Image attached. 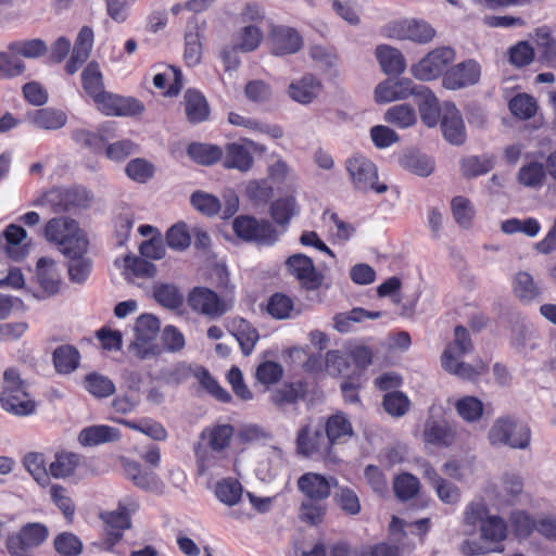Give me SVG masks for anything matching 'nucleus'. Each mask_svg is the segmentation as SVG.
Returning a JSON list of instances; mask_svg holds the SVG:
<instances>
[{
    "label": "nucleus",
    "mask_w": 556,
    "mask_h": 556,
    "mask_svg": "<svg viewBox=\"0 0 556 556\" xmlns=\"http://www.w3.org/2000/svg\"><path fill=\"white\" fill-rule=\"evenodd\" d=\"M471 351L472 343L468 330L463 326H456L454 341L445 348L441 357L443 369L463 380H476L486 371L488 365L483 362L476 365L462 362V358Z\"/></svg>",
    "instance_id": "1"
},
{
    "label": "nucleus",
    "mask_w": 556,
    "mask_h": 556,
    "mask_svg": "<svg viewBox=\"0 0 556 556\" xmlns=\"http://www.w3.org/2000/svg\"><path fill=\"white\" fill-rule=\"evenodd\" d=\"M46 239L58 245L63 255L87 253L89 241L76 220L68 217L51 218L45 226Z\"/></svg>",
    "instance_id": "2"
},
{
    "label": "nucleus",
    "mask_w": 556,
    "mask_h": 556,
    "mask_svg": "<svg viewBox=\"0 0 556 556\" xmlns=\"http://www.w3.org/2000/svg\"><path fill=\"white\" fill-rule=\"evenodd\" d=\"M0 405L5 412L16 416H27L35 412L36 404L26 391L25 382L13 368L3 374Z\"/></svg>",
    "instance_id": "3"
},
{
    "label": "nucleus",
    "mask_w": 556,
    "mask_h": 556,
    "mask_svg": "<svg viewBox=\"0 0 556 556\" xmlns=\"http://www.w3.org/2000/svg\"><path fill=\"white\" fill-rule=\"evenodd\" d=\"M530 440V428L510 416L497 417L488 432V441L494 447L526 450Z\"/></svg>",
    "instance_id": "4"
},
{
    "label": "nucleus",
    "mask_w": 556,
    "mask_h": 556,
    "mask_svg": "<svg viewBox=\"0 0 556 556\" xmlns=\"http://www.w3.org/2000/svg\"><path fill=\"white\" fill-rule=\"evenodd\" d=\"M346 170L353 187L363 192L374 190L376 193H384L388 190L386 184H379L377 166L366 156L355 154L346 160Z\"/></svg>",
    "instance_id": "5"
},
{
    "label": "nucleus",
    "mask_w": 556,
    "mask_h": 556,
    "mask_svg": "<svg viewBox=\"0 0 556 556\" xmlns=\"http://www.w3.org/2000/svg\"><path fill=\"white\" fill-rule=\"evenodd\" d=\"M384 35L397 40H410L426 45L435 37V29L424 20L404 18L393 21L383 28Z\"/></svg>",
    "instance_id": "6"
},
{
    "label": "nucleus",
    "mask_w": 556,
    "mask_h": 556,
    "mask_svg": "<svg viewBox=\"0 0 556 556\" xmlns=\"http://www.w3.org/2000/svg\"><path fill=\"white\" fill-rule=\"evenodd\" d=\"M456 58L455 50L451 47H438L427 53L410 68L413 76L419 80L428 81L438 78L445 73L447 66Z\"/></svg>",
    "instance_id": "7"
},
{
    "label": "nucleus",
    "mask_w": 556,
    "mask_h": 556,
    "mask_svg": "<svg viewBox=\"0 0 556 556\" xmlns=\"http://www.w3.org/2000/svg\"><path fill=\"white\" fill-rule=\"evenodd\" d=\"M189 307L210 319H218L230 306L216 292L205 287H194L187 296Z\"/></svg>",
    "instance_id": "8"
},
{
    "label": "nucleus",
    "mask_w": 556,
    "mask_h": 556,
    "mask_svg": "<svg viewBox=\"0 0 556 556\" xmlns=\"http://www.w3.org/2000/svg\"><path fill=\"white\" fill-rule=\"evenodd\" d=\"M232 228L235 233L245 240L271 245L277 240V232L268 220H258L250 216H238Z\"/></svg>",
    "instance_id": "9"
},
{
    "label": "nucleus",
    "mask_w": 556,
    "mask_h": 556,
    "mask_svg": "<svg viewBox=\"0 0 556 556\" xmlns=\"http://www.w3.org/2000/svg\"><path fill=\"white\" fill-rule=\"evenodd\" d=\"M49 535L47 527L39 522L27 523L18 533L10 535L7 547L12 556H26L25 551L42 544Z\"/></svg>",
    "instance_id": "10"
},
{
    "label": "nucleus",
    "mask_w": 556,
    "mask_h": 556,
    "mask_svg": "<svg viewBox=\"0 0 556 556\" xmlns=\"http://www.w3.org/2000/svg\"><path fill=\"white\" fill-rule=\"evenodd\" d=\"M286 268L307 290H316L323 283V275L316 269L313 260L305 254L295 253L289 256Z\"/></svg>",
    "instance_id": "11"
},
{
    "label": "nucleus",
    "mask_w": 556,
    "mask_h": 556,
    "mask_svg": "<svg viewBox=\"0 0 556 556\" xmlns=\"http://www.w3.org/2000/svg\"><path fill=\"white\" fill-rule=\"evenodd\" d=\"M93 103L108 116H135L143 112L144 105L131 97H121L104 91Z\"/></svg>",
    "instance_id": "12"
},
{
    "label": "nucleus",
    "mask_w": 556,
    "mask_h": 556,
    "mask_svg": "<svg viewBox=\"0 0 556 556\" xmlns=\"http://www.w3.org/2000/svg\"><path fill=\"white\" fill-rule=\"evenodd\" d=\"M481 75V67L475 60H466L445 71L442 85L448 90H458L476 85Z\"/></svg>",
    "instance_id": "13"
},
{
    "label": "nucleus",
    "mask_w": 556,
    "mask_h": 556,
    "mask_svg": "<svg viewBox=\"0 0 556 556\" xmlns=\"http://www.w3.org/2000/svg\"><path fill=\"white\" fill-rule=\"evenodd\" d=\"M298 452L304 456H326L330 452L329 440L324 434V427L303 426L296 438Z\"/></svg>",
    "instance_id": "14"
},
{
    "label": "nucleus",
    "mask_w": 556,
    "mask_h": 556,
    "mask_svg": "<svg viewBox=\"0 0 556 556\" xmlns=\"http://www.w3.org/2000/svg\"><path fill=\"white\" fill-rule=\"evenodd\" d=\"M88 193L84 188L52 189L48 191L40 203L49 204L54 213L70 211L72 207L84 206Z\"/></svg>",
    "instance_id": "15"
},
{
    "label": "nucleus",
    "mask_w": 556,
    "mask_h": 556,
    "mask_svg": "<svg viewBox=\"0 0 556 556\" xmlns=\"http://www.w3.org/2000/svg\"><path fill=\"white\" fill-rule=\"evenodd\" d=\"M296 485L307 500L326 501L331 495V488L337 486V479L316 472H306L299 477Z\"/></svg>",
    "instance_id": "16"
},
{
    "label": "nucleus",
    "mask_w": 556,
    "mask_h": 556,
    "mask_svg": "<svg viewBox=\"0 0 556 556\" xmlns=\"http://www.w3.org/2000/svg\"><path fill=\"white\" fill-rule=\"evenodd\" d=\"M138 504L130 500L129 502H121L116 510L101 514V518L106 526V533L117 542L125 529L130 527V514L136 511Z\"/></svg>",
    "instance_id": "17"
},
{
    "label": "nucleus",
    "mask_w": 556,
    "mask_h": 556,
    "mask_svg": "<svg viewBox=\"0 0 556 556\" xmlns=\"http://www.w3.org/2000/svg\"><path fill=\"white\" fill-rule=\"evenodd\" d=\"M441 129L444 138L452 144L459 146L466 140L465 125L455 104L444 103Z\"/></svg>",
    "instance_id": "18"
},
{
    "label": "nucleus",
    "mask_w": 556,
    "mask_h": 556,
    "mask_svg": "<svg viewBox=\"0 0 556 556\" xmlns=\"http://www.w3.org/2000/svg\"><path fill=\"white\" fill-rule=\"evenodd\" d=\"M94 34L91 27L83 26L75 40L71 58L65 64L67 74H75L88 60L93 47Z\"/></svg>",
    "instance_id": "19"
},
{
    "label": "nucleus",
    "mask_w": 556,
    "mask_h": 556,
    "mask_svg": "<svg viewBox=\"0 0 556 556\" xmlns=\"http://www.w3.org/2000/svg\"><path fill=\"white\" fill-rule=\"evenodd\" d=\"M198 473L201 476H217L228 465V454L199 445L194 448Z\"/></svg>",
    "instance_id": "20"
},
{
    "label": "nucleus",
    "mask_w": 556,
    "mask_h": 556,
    "mask_svg": "<svg viewBox=\"0 0 556 556\" xmlns=\"http://www.w3.org/2000/svg\"><path fill=\"white\" fill-rule=\"evenodd\" d=\"M418 86L409 79L381 81L375 89V99L378 103H389L395 100L415 96Z\"/></svg>",
    "instance_id": "21"
},
{
    "label": "nucleus",
    "mask_w": 556,
    "mask_h": 556,
    "mask_svg": "<svg viewBox=\"0 0 556 556\" xmlns=\"http://www.w3.org/2000/svg\"><path fill=\"white\" fill-rule=\"evenodd\" d=\"M323 84L320 79L312 74H306L299 79H294L288 87V96L298 103L309 104L321 92Z\"/></svg>",
    "instance_id": "22"
},
{
    "label": "nucleus",
    "mask_w": 556,
    "mask_h": 556,
    "mask_svg": "<svg viewBox=\"0 0 556 556\" xmlns=\"http://www.w3.org/2000/svg\"><path fill=\"white\" fill-rule=\"evenodd\" d=\"M235 434V428L229 424H215L205 427L200 433V439L204 446L210 447L217 453L228 454L230 443Z\"/></svg>",
    "instance_id": "23"
},
{
    "label": "nucleus",
    "mask_w": 556,
    "mask_h": 556,
    "mask_svg": "<svg viewBox=\"0 0 556 556\" xmlns=\"http://www.w3.org/2000/svg\"><path fill=\"white\" fill-rule=\"evenodd\" d=\"M223 165L226 168L248 172L253 166V156L244 139L241 142L227 143L223 150Z\"/></svg>",
    "instance_id": "24"
},
{
    "label": "nucleus",
    "mask_w": 556,
    "mask_h": 556,
    "mask_svg": "<svg viewBox=\"0 0 556 556\" xmlns=\"http://www.w3.org/2000/svg\"><path fill=\"white\" fill-rule=\"evenodd\" d=\"M414 97L419 106L422 123L428 127H434L439 122L441 111L443 112L438 98L428 87L422 85L418 86Z\"/></svg>",
    "instance_id": "25"
},
{
    "label": "nucleus",
    "mask_w": 556,
    "mask_h": 556,
    "mask_svg": "<svg viewBox=\"0 0 556 556\" xmlns=\"http://www.w3.org/2000/svg\"><path fill=\"white\" fill-rule=\"evenodd\" d=\"M2 237L5 240V252L10 258L21 261L28 254L27 232L22 226L10 224L3 230Z\"/></svg>",
    "instance_id": "26"
},
{
    "label": "nucleus",
    "mask_w": 556,
    "mask_h": 556,
    "mask_svg": "<svg viewBox=\"0 0 556 556\" xmlns=\"http://www.w3.org/2000/svg\"><path fill=\"white\" fill-rule=\"evenodd\" d=\"M480 535L482 541L492 547V553L502 552V543L507 536L505 521L498 516L488 517L480 527Z\"/></svg>",
    "instance_id": "27"
},
{
    "label": "nucleus",
    "mask_w": 556,
    "mask_h": 556,
    "mask_svg": "<svg viewBox=\"0 0 556 556\" xmlns=\"http://www.w3.org/2000/svg\"><path fill=\"white\" fill-rule=\"evenodd\" d=\"M273 53L276 55L292 54L300 50L302 38L289 27H277L271 33Z\"/></svg>",
    "instance_id": "28"
},
{
    "label": "nucleus",
    "mask_w": 556,
    "mask_h": 556,
    "mask_svg": "<svg viewBox=\"0 0 556 556\" xmlns=\"http://www.w3.org/2000/svg\"><path fill=\"white\" fill-rule=\"evenodd\" d=\"M422 435L427 443L448 446L454 442L455 431L445 420L429 418L425 424Z\"/></svg>",
    "instance_id": "29"
},
{
    "label": "nucleus",
    "mask_w": 556,
    "mask_h": 556,
    "mask_svg": "<svg viewBox=\"0 0 556 556\" xmlns=\"http://www.w3.org/2000/svg\"><path fill=\"white\" fill-rule=\"evenodd\" d=\"M37 280L47 294L53 295L59 291L61 278L52 258L41 257L38 260Z\"/></svg>",
    "instance_id": "30"
},
{
    "label": "nucleus",
    "mask_w": 556,
    "mask_h": 556,
    "mask_svg": "<svg viewBox=\"0 0 556 556\" xmlns=\"http://www.w3.org/2000/svg\"><path fill=\"white\" fill-rule=\"evenodd\" d=\"M376 58L388 75H400L406 68V62L402 52L393 47L380 45L376 48Z\"/></svg>",
    "instance_id": "31"
},
{
    "label": "nucleus",
    "mask_w": 556,
    "mask_h": 556,
    "mask_svg": "<svg viewBox=\"0 0 556 556\" xmlns=\"http://www.w3.org/2000/svg\"><path fill=\"white\" fill-rule=\"evenodd\" d=\"M118 429L106 426L96 425L84 428L78 435V441L84 446H94L108 442H113L119 439Z\"/></svg>",
    "instance_id": "32"
},
{
    "label": "nucleus",
    "mask_w": 556,
    "mask_h": 556,
    "mask_svg": "<svg viewBox=\"0 0 556 556\" xmlns=\"http://www.w3.org/2000/svg\"><path fill=\"white\" fill-rule=\"evenodd\" d=\"M29 119L37 128L56 130L65 126L67 116L63 111L52 108H43L30 113Z\"/></svg>",
    "instance_id": "33"
},
{
    "label": "nucleus",
    "mask_w": 556,
    "mask_h": 556,
    "mask_svg": "<svg viewBox=\"0 0 556 556\" xmlns=\"http://www.w3.org/2000/svg\"><path fill=\"white\" fill-rule=\"evenodd\" d=\"M325 431L330 447L333 444L344 443L353 435L352 425L343 414L329 417L325 425Z\"/></svg>",
    "instance_id": "34"
},
{
    "label": "nucleus",
    "mask_w": 556,
    "mask_h": 556,
    "mask_svg": "<svg viewBox=\"0 0 556 556\" xmlns=\"http://www.w3.org/2000/svg\"><path fill=\"white\" fill-rule=\"evenodd\" d=\"M185 111L190 123H201L210 114L205 97L201 92L191 89L185 94Z\"/></svg>",
    "instance_id": "35"
},
{
    "label": "nucleus",
    "mask_w": 556,
    "mask_h": 556,
    "mask_svg": "<svg viewBox=\"0 0 556 556\" xmlns=\"http://www.w3.org/2000/svg\"><path fill=\"white\" fill-rule=\"evenodd\" d=\"M380 316V312H370L362 307H355L350 312L337 314L333 317V327L341 333H348L353 330V324L365 319H376Z\"/></svg>",
    "instance_id": "36"
},
{
    "label": "nucleus",
    "mask_w": 556,
    "mask_h": 556,
    "mask_svg": "<svg viewBox=\"0 0 556 556\" xmlns=\"http://www.w3.org/2000/svg\"><path fill=\"white\" fill-rule=\"evenodd\" d=\"M80 354L73 345H61L53 352V364L59 374L67 375L79 366Z\"/></svg>",
    "instance_id": "37"
},
{
    "label": "nucleus",
    "mask_w": 556,
    "mask_h": 556,
    "mask_svg": "<svg viewBox=\"0 0 556 556\" xmlns=\"http://www.w3.org/2000/svg\"><path fill=\"white\" fill-rule=\"evenodd\" d=\"M153 298L160 305L168 309H177L184 303V295L174 283H154Z\"/></svg>",
    "instance_id": "38"
},
{
    "label": "nucleus",
    "mask_w": 556,
    "mask_h": 556,
    "mask_svg": "<svg viewBox=\"0 0 556 556\" xmlns=\"http://www.w3.org/2000/svg\"><path fill=\"white\" fill-rule=\"evenodd\" d=\"M84 91L94 101L104 90L103 75L97 62H90L81 72Z\"/></svg>",
    "instance_id": "39"
},
{
    "label": "nucleus",
    "mask_w": 556,
    "mask_h": 556,
    "mask_svg": "<svg viewBox=\"0 0 556 556\" xmlns=\"http://www.w3.org/2000/svg\"><path fill=\"white\" fill-rule=\"evenodd\" d=\"M266 308L268 314L276 319L294 318L299 315V312L294 308L293 300L279 292L268 299Z\"/></svg>",
    "instance_id": "40"
},
{
    "label": "nucleus",
    "mask_w": 556,
    "mask_h": 556,
    "mask_svg": "<svg viewBox=\"0 0 556 556\" xmlns=\"http://www.w3.org/2000/svg\"><path fill=\"white\" fill-rule=\"evenodd\" d=\"M188 155L201 165H212L223 157V149L215 144L193 142L187 149Z\"/></svg>",
    "instance_id": "41"
},
{
    "label": "nucleus",
    "mask_w": 556,
    "mask_h": 556,
    "mask_svg": "<svg viewBox=\"0 0 556 556\" xmlns=\"http://www.w3.org/2000/svg\"><path fill=\"white\" fill-rule=\"evenodd\" d=\"M494 167V157L490 155H470L460 163L463 176L467 178L488 174Z\"/></svg>",
    "instance_id": "42"
},
{
    "label": "nucleus",
    "mask_w": 556,
    "mask_h": 556,
    "mask_svg": "<svg viewBox=\"0 0 556 556\" xmlns=\"http://www.w3.org/2000/svg\"><path fill=\"white\" fill-rule=\"evenodd\" d=\"M84 387L97 399L109 397L116 391L114 382L109 377L98 372L88 374L85 377Z\"/></svg>",
    "instance_id": "43"
},
{
    "label": "nucleus",
    "mask_w": 556,
    "mask_h": 556,
    "mask_svg": "<svg viewBox=\"0 0 556 556\" xmlns=\"http://www.w3.org/2000/svg\"><path fill=\"white\" fill-rule=\"evenodd\" d=\"M451 211L456 224L465 229L471 227L476 215L471 201L463 195H456L451 201Z\"/></svg>",
    "instance_id": "44"
},
{
    "label": "nucleus",
    "mask_w": 556,
    "mask_h": 556,
    "mask_svg": "<svg viewBox=\"0 0 556 556\" xmlns=\"http://www.w3.org/2000/svg\"><path fill=\"white\" fill-rule=\"evenodd\" d=\"M8 49L11 53L27 59H38L48 52L47 43L39 38L13 41Z\"/></svg>",
    "instance_id": "45"
},
{
    "label": "nucleus",
    "mask_w": 556,
    "mask_h": 556,
    "mask_svg": "<svg viewBox=\"0 0 556 556\" xmlns=\"http://www.w3.org/2000/svg\"><path fill=\"white\" fill-rule=\"evenodd\" d=\"M333 494V501L337 506L349 516H355L361 513L362 506L356 492L349 486H340L337 484Z\"/></svg>",
    "instance_id": "46"
},
{
    "label": "nucleus",
    "mask_w": 556,
    "mask_h": 556,
    "mask_svg": "<svg viewBox=\"0 0 556 556\" xmlns=\"http://www.w3.org/2000/svg\"><path fill=\"white\" fill-rule=\"evenodd\" d=\"M324 502L305 498L299 508V519L309 526L321 523L327 511V505Z\"/></svg>",
    "instance_id": "47"
},
{
    "label": "nucleus",
    "mask_w": 556,
    "mask_h": 556,
    "mask_svg": "<svg viewBox=\"0 0 556 556\" xmlns=\"http://www.w3.org/2000/svg\"><path fill=\"white\" fill-rule=\"evenodd\" d=\"M65 256L68 258L67 269L70 279L75 283L85 282L92 268V263L86 256V253H72V255Z\"/></svg>",
    "instance_id": "48"
},
{
    "label": "nucleus",
    "mask_w": 556,
    "mask_h": 556,
    "mask_svg": "<svg viewBox=\"0 0 556 556\" xmlns=\"http://www.w3.org/2000/svg\"><path fill=\"white\" fill-rule=\"evenodd\" d=\"M78 455L75 453H58L49 465V477L61 479L74 473L78 465Z\"/></svg>",
    "instance_id": "49"
},
{
    "label": "nucleus",
    "mask_w": 556,
    "mask_h": 556,
    "mask_svg": "<svg viewBox=\"0 0 556 556\" xmlns=\"http://www.w3.org/2000/svg\"><path fill=\"white\" fill-rule=\"evenodd\" d=\"M514 291L525 302H531L540 296L541 289L533 277L527 271H519L515 276Z\"/></svg>",
    "instance_id": "50"
},
{
    "label": "nucleus",
    "mask_w": 556,
    "mask_h": 556,
    "mask_svg": "<svg viewBox=\"0 0 556 556\" xmlns=\"http://www.w3.org/2000/svg\"><path fill=\"white\" fill-rule=\"evenodd\" d=\"M237 48L242 52H251L258 48L263 40V31L256 25L242 27L233 37Z\"/></svg>",
    "instance_id": "51"
},
{
    "label": "nucleus",
    "mask_w": 556,
    "mask_h": 556,
    "mask_svg": "<svg viewBox=\"0 0 556 556\" xmlns=\"http://www.w3.org/2000/svg\"><path fill=\"white\" fill-rule=\"evenodd\" d=\"M215 495L223 504L233 506L241 498L242 486L236 479H223L215 485Z\"/></svg>",
    "instance_id": "52"
},
{
    "label": "nucleus",
    "mask_w": 556,
    "mask_h": 556,
    "mask_svg": "<svg viewBox=\"0 0 556 556\" xmlns=\"http://www.w3.org/2000/svg\"><path fill=\"white\" fill-rule=\"evenodd\" d=\"M298 213L299 206L293 197L280 198L270 206L271 217L279 225H288Z\"/></svg>",
    "instance_id": "53"
},
{
    "label": "nucleus",
    "mask_w": 556,
    "mask_h": 556,
    "mask_svg": "<svg viewBox=\"0 0 556 556\" xmlns=\"http://www.w3.org/2000/svg\"><path fill=\"white\" fill-rule=\"evenodd\" d=\"M304 395V389L301 383H287L274 390L270 394V401L279 408L298 402Z\"/></svg>",
    "instance_id": "54"
},
{
    "label": "nucleus",
    "mask_w": 556,
    "mask_h": 556,
    "mask_svg": "<svg viewBox=\"0 0 556 556\" xmlns=\"http://www.w3.org/2000/svg\"><path fill=\"white\" fill-rule=\"evenodd\" d=\"M24 466L40 485H47L49 483V469H47L43 454L37 452L26 454L24 457Z\"/></svg>",
    "instance_id": "55"
},
{
    "label": "nucleus",
    "mask_w": 556,
    "mask_h": 556,
    "mask_svg": "<svg viewBox=\"0 0 556 556\" xmlns=\"http://www.w3.org/2000/svg\"><path fill=\"white\" fill-rule=\"evenodd\" d=\"M125 173L132 181L144 184L154 176L155 167L148 160L136 157L128 162Z\"/></svg>",
    "instance_id": "56"
},
{
    "label": "nucleus",
    "mask_w": 556,
    "mask_h": 556,
    "mask_svg": "<svg viewBox=\"0 0 556 556\" xmlns=\"http://www.w3.org/2000/svg\"><path fill=\"white\" fill-rule=\"evenodd\" d=\"M384 119L400 128H407L415 124L416 113L408 104H397L386 112Z\"/></svg>",
    "instance_id": "57"
},
{
    "label": "nucleus",
    "mask_w": 556,
    "mask_h": 556,
    "mask_svg": "<svg viewBox=\"0 0 556 556\" xmlns=\"http://www.w3.org/2000/svg\"><path fill=\"white\" fill-rule=\"evenodd\" d=\"M125 472L137 486L141 489H152L157 484V477L154 472L142 469L135 462H128L125 465Z\"/></svg>",
    "instance_id": "58"
},
{
    "label": "nucleus",
    "mask_w": 556,
    "mask_h": 556,
    "mask_svg": "<svg viewBox=\"0 0 556 556\" xmlns=\"http://www.w3.org/2000/svg\"><path fill=\"white\" fill-rule=\"evenodd\" d=\"M510 112L520 119L531 118L538 109L536 101L527 93H518L509 101Z\"/></svg>",
    "instance_id": "59"
},
{
    "label": "nucleus",
    "mask_w": 556,
    "mask_h": 556,
    "mask_svg": "<svg viewBox=\"0 0 556 556\" xmlns=\"http://www.w3.org/2000/svg\"><path fill=\"white\" fill-rule=\"evenodd\" d=\"M456 409L464 420L473 422L481 418L483 414V404L475 396H465L457 401Z\"/></svg>",
    "instance_id": "60"
},
{
    "label": "nucleus",
    "mask_w": 556,
    "mask_h": 556,
    "mask_svg": "<svg viewBox=\"0 0 556 556\" xmlns=\"http://www.w3.org/2000/svg\"><path fill=\"white\" fill-rule=\"evenodd\" d=\"M545 177V169L541 163L530 162L518 172V181L526 187H539Z\"/></svg>",
    "instance_id": "61"
},
{
    "label": "nucleus",
    "mask_w": 556,
    "mask_h": 556,
    "mask_svg": "<svg viewBox=\"0 0 556 556\" xmlns=\"http://www.w3.org/2000/svg\"><path fill=\"white\" fill-rule=\"evenodd\" d=\"M410 406L408 397L399 391L389 392L383 397L384 410L393 417L404 416Z\"/></svg>",
    "instance_id": "62"
},
{
    "label": "nucleus",
    "mask_w": 556,
    "mask_h": 556,
    "mask_svg": "<svg viewBox=\"0 0 556 556\" xmlns=\"http://www.w3.org/2000/svg\"><path fill=\"white\" fill-rule=\"evenodd\" d=\"M393 489L400 500H409L419 491V480L410 473H402L394 479Z\"/></svg>",
    "instance_id": "63"
},
{
    "label": "nucleus",
    "mask_w": 556,
    "mask_h": 556,
    "mask_svg": "<svg viewBox=\"0 0 556 556\" xmlns=\"http://www.w3.org/2000/svg\"><path fill=\"white\" fill-rule=\"evenodd\" d=\"M166 242L170 249L176 251H184L189 248L191 236L186 224L178 223L172 226L166 232Z\"/></svg>",
    "instance_id": "64"
}]
</instances>
